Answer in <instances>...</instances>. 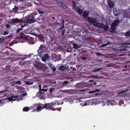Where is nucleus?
I'll return each mask as SVG.
<instances>
[{"mask_svg":"<svg viewBox=\"0 0 130 130\" xmlns=\"http://www.w3.org/2000/svg\"><path fill=\"white\" fill-rule=\"evenodd\" d=\"M55 104L60 105V104L57 101L53 102L50 103L45 104H44L41 103L39 104L36 105L37 109H33L32 111H35L36 110L37 112L41 111L42 109L45 108L46 109H50L51 107L54 105Z\"/></svg>","mask_w":130,"mask_h":130,"instance_id":"f257e3e1","label":"nucleus"},{"mask_svg":"<svg viewBox=\"0 0 130 130\" xmlns=\"http://www.w3.org/2000/svg\"><path fill=\"white\" fill-rule=\"evenodd\" d=\"M19 39H26L29 44H33L34 43V38L32 37L26 38L25 35L22 33H20V35L19 37Z\"/></svg>","mask_w":130,"mask_h":130,"instance_id":"f03ea898","label":"nucleus"},{"mask_svg":"<svg viewBox=\"0 0 130 130\" xmlns=\"http://www.w3.org/2000/svg\"><path fill=\"white\" fill-rule=\"evenodd\" d=\"M32 18L35 19V20H43V15L42 14H41L40 15H39L37 13L35 12L32 13L31 14Z\"/></svg>","mask_w":130,"mask_h":130,"instance_id":"7ed1b4c3","label":"nucleus"},{"mask_svg":"<svg viewBox=\"0 0 130 130\" xmlns=\"http://www.w3.org/2000/svg\"><path fill=\"white\" fill-rule=\"evenodd\" d=\"M73 4L74 5L73 7L74 10L75 11L78 12L80 15H81L83 12V10L80 9L79 7L77 6L74 2Z\"/></svg>","mask_w":130,"mask_h":130,"instance_id":"20e7f679","label":"nucleus"},{"mask_svg":"<svg viewBox=\"0 0 130 130\" xmlns=\"http://www.w3.org/2000/svg\"><path fill=\"white\" fill-rule=\"evenodd\" d=\"M23 21L20 19H18L17 18H16L15 19H12L10 22H9V24L11 23H14L20 22L22 23Z\"/></svg>","mask_w":130,"mask_h":130,"instance_id":"39448f33","label":"nucleus"},{"mask_svg":"<svg viewBox=\"0 0 130 130\" xmlns=\"http://www.w3.org/2000/svg\"><path fill=\"white\" fill-rule=\"evenodd\" d=\"M87 19L89 22L91 24H93L97 22V20L95 18H92L87 17Z\"/></svg>","mask_w":130,"mask_h":130,"instance_id":"423d86ee","label":"nucleus"},{"mask_svg":"<svg viewBox=\"0 0 130 130\" xmlns=\"http://www.w3.org/2000/svg\"><path fill=\"white\" fill-rule=\"evenodd\" d=\"M122 45H123V47L122 48L120 49L119 50L120 51H125L126 50V49L127 47H128V46L127 45H130V43H124L122 44Z\"/></svg>","mask_w":130,"mask_h":130,"instance_id":"0eeeda50","label":"nucleus"},{"mask_svg":"<svg viewBox=\"0 0 130 130\" xmlns=\"http://www.w3.org/2000/svg\"><path fill=\"white\" fill-rule=\"evenodd\" d=\"M59 5L64 9H67V6L65 4L62 3L61 1H59L58 2Z\"/></svg>","mask_w":130,"mask_h":130,"instance_id":"6e6552de","label":"nucleus"},{"mask_svg":"<svg viewBox=\"0 0 130 130\" xmlns=\"http://www.w3.org/2000/svg\"><path fill=\"white\" fill-rule=\"evenodd\" d=\"M89 14V11H85L83 14L82 16L84 19H86L88 17Z\"/></svg>","mask_w":130,"mask_h":130,"instance_id":"1a4fd4ad","label":"nucleus"},{"mask_svg":"<svg viewBox=\"0 0 130 130\" xmlns=\"http://www.w3.org/2000/svg\"><path fill=\"white\" fill-rule=\"evenodd\" d=\"M25 19L24 20V22L26 23H32L36 21L35 19Z\"/></svg>","mask_w":130,"mask_h":130,"instance_id":"9d476101","label":"nucleus"},{"mask_svg":"<svg viewBox=\"0 0 130 130\" xmlns=\"http://www.w3.org/2000/svg\"><path fill=\"white\" fill-rule=\"evenodd\" d=\"M107 2L108 5L110 8H113L114 4L113 2L110 0H108Z\"/></svg>","mask_w":130,"mask_h":130,"instance_id":"9b49d317","label":"nucleus"},{"mask_svg":"<svg viewBox=\"0 0 130 130\" xmlns=\"http://www.w3.org/2000/svg\"><path fill=\"white\" fill-rule=\"evenodd\" d=\"M18 96V95H12L11 97H9V102H10V101H15Z\"/></svg>","mask_w":130,"mask_h":130,"instance_id":"f8f14e48","label":"nucleus"},{"mask_svg":"<svg viewBox=\"0 0 130 130\" xmlns=\"http://www.w3.org/2000/svg\"><path fill=\"white\" fill-rule=\"evenodd\" d=\"M47 90V89H40L39 91L37 93V94L40 96L41 95V94L43 93L42 91L44 92L46 91Z\"/></svg>","mask_w":130,"mask_h":130,"instance_id":"ddd939ff","label":"nucleus"},{"mask_svg":"<svg viewBox=\"0 0 130 130\" xmlns=\"http://www.w3.org/2000/svg\"><path fill=\"white\" fill-rule=\"evenodd\" d=\"M113 13L114 15L116 16L119 15L120 14V12L119 10L116 9L113 10Z\"/></svg>","mask_w":130,"mask_h":130,"instance_id":"4468645a","label":"nucleus"},{"mask_svg":"<svg viewBox=\"0 0 130 130\" xmlns=\"http://www.w3.org/2000/svg\"><path fill=\"white\" fill-rule=\"evenodd\" d=\"M6 91L7 90H6L0 91V95L3 96H7L8 93H6Z\"/></svg>","mask_w":130,"mask_h":130,"instance_id":"2eb2a0df","label":"nucleus"},{"mask_svg":"<svg viewBox=\"0 0 130 130\" xmlns=\"http://www.w3.org/2000/svg\"><path fill=\"white\" fill-rule=\"evenodd\" d=\"M64 20H63L62 21V23L61 24H60V25H62L61 27L57 29V31H58V32L59 33H60L59 30H61L63 29L64 28Z\"/></svg>","mask_w":130,"mask_h":130,"instance_id":"dca6fc26","label":"nucleus"},{"mask_svg":"<svg viewBox=\"0 0 130 130\" xmlns=\"http://www.w3.org/2000/svg\"><path fill=\"white\" fill-rule=\"evenodd\" d=\"M116 26L111 24V27L110 28V31L111 32H113L115 29V27Z\"/></svg>","mask_w":130,"mask_h":130,"instance_id":"f3484780","label":"nucleus"},{"mask_svg":"<svg viewBox=\"0 0 130 130\" xmlns=\"http://www.w3.org/2000/svg\"><path fill=\"white\" fill-rule=\"evenodd\" d=\"M42 46H40L38 50H37V52L39 54H41L42 53H43V51H42Z\"/></svg>","mask_w":130,"mask_h":130,"instance_id":"a211bd4d","label":"nucleus"},{"mask_svg":"<svg viewBox=\"0 0 130 130\" xmlns=\"http://www.w3.org/2000/svg\"><path fill=\"white\" fill-rule=\"evenodd\" d=\"M89 77L96 79H99L100 78V76L98 75H93L89 76Z\"/></svg>","mask_w":130,"mask_h":130,"instance_id":"6ab92c4d","label":"nucleus"},{"mask_svg":"<svg viewBox=\"0 0 130 130\" xmlns=\"http://www.w3.org/2000/svg\"><path fill=\"white\" fill-rule=\"evenodd\" d=\"M119 21V20H116L115 21H114L112 23V24L116 26L118 25Z\"/></svg>","mask_w":130,"mask_h":130,"instance_id":"aec40b11","label":"nucleus"},{"mask_svg":"<svg viewBox=\"0 0 130 130\" xmlns=\"http://www.w3.org/2000/svg\"><path fill=\"white\" fill-rule=\"evenodd\" d=\"M59 69L61 71H63L66 69V67L63 66H61L59 67Z\"/></svg>","mask_w":130,"mask_h":130,"instance_id":"412c9836","label":"nucleus"},{"mask_svg":"<svg viewBox=\"0 0 130 130\" xmlns=\"http://www.w3.org/2000/svg\"><path fill=\"white\" fill-rule=\"evenodd\" d=\"M103 68H96L93 71V72H99L100 70L103 69Z\"/></svg>","mask_w":130,"mask_h":130,"instance_id":"4be33fe9","label":"nucleus"},{"mask_svg":"<svg viewBox=\"0 0 130 130\" xmlns=\"http://www.w3.org/2000/svg\"><path fill=\"white\" fill-rule=\"evenodd\" d=\"M105 26V24L103 23H99L98 27L100 28H103L104 26Z\"/></svg>","mask_w":130,"mask_h":130,"instance_id":"5701e85b","label":"nucleus"},{"mask_svg":"<svg viewBox=\"0 0 130 130\" xmlns=\"http://www.w3.org/2000/svg\"><path fill=\"white\" fill-rule=\"evenodd\" d=\"M65 31L66 29H65L62 30V31H60L59 30L60 33H59L60 34H61L62 36H64Z\"/></svg>","mask_w":130,"mask_h":130,"instance_id":"b1692460","label":"nucleus"},{"mask_svg":"<svg viewBox=\"0 0 130 130\" xmlns=\"http://www.w3.org/2000/svg\"><path fill=\"white\" fill-rule=\"evenodd\" d=\"M130 87H128L127 88H126V89L124 90L123 89H122L121 90L122 91L121 92V93H123L127 91H128L130 90Z\"/></svg>","mask_w":130,"mask_h":130,"instance_id":"393cba45","label":"nucleus"},{"mask_svg":"<svg viewBox=\"0 0 130 130\" xmlns=\"http://www.w3.org/2000/svg\"><path fill=\"white\" fill-rule=\"evenodd\" d=\"M125 35L126 37H130V31H128L126 32L125 34Z\"/></svg>","mask_w":130,"mask_h":130,"instance_id":"a878e982","label":"nucleus"},{"mask_svg":"<svg viewBox=\"0 0 130 130\" xmlns=\"http://www.w3.org/2000/svg\"><path fill=\"white\" fill-rule=\"evenodd\" d=\"M73 47L75 49H77L80 47L79 46H78L77 44L75 43H74L73 44Z\"/></svg>","mask_w":130,"mask_h":130,"instance_id":"bb28decb","label":"nucleus"},{"mask_svg":"<svg viewBox=\"0 0 130 130\" xmlns=\"http://www.w3.org/2000/svg\"><path fill=\"white\" fill-rule=\"evenodd\" d=\"M109 28L108 26L107 25H105V26H104V27L103 28L105 31H107Z\"/></svg>","mask_w":130,"mask_h":130,"instance_id":"cd10ccee","label":"nucleus"},{"mask_svg":"<svg viewBox=\"0 0 130 130\" xmlns=\"http://www.w3.org/2000/svg\"><path fill=\"white\" fill-rule=\"evenodd\" d=\"M29 110V108L27 107H24L23 108V111L24 112L28 111Z\"/></svg>","mask_w":130,"mask_h":130,"instance_id":"c85d7f7f","label":"nucleus"},{"mask_svg":"<svg viewBox=\"0 0 130 130\" xmlns=\"http://www.w3.org/2000/svg\"><path fill=\"white\" fill-rule=\"evenodd\" d=\"M9 56H16V54L14 53H11L9 52Z\"/></svg>","mask_w":130,"mask_h":130,"instance_id":"c756f323","label":"nucleus"},{"mask_svg":"<svg viewBox=\"0 0 130 130\" xmlns=\"http://www.w3.org/2000/svg\"><path fill=\"white\" fill-rule=\"evenodd\" d=\"M37 36L41 39H43L44 38L43 36L41 34L38 35Z\"/></svg>","mask_w":130,"mask_h":130,"instance_id":"7c9ffc66","label":"nucleus"},{"mask_svg":"<svg viewBox=\"0 0 130 130\" xmlns=\"http://www.w3.org/2000/svg\"><path fill=\"white\" fill-rule=\"evenodd\" d=\"M61 57V55H58L55 56V58L57 60H58Z\"/></svg>","mask_w":130,"mask_h":130,"instance_id":"2f4dec72","label":"nucleus"},{"mask_svg":"<svg viewBox=\"0 0 130 130\" xmlns=\"http://www.w3.org/2000/svg\"><path fill=\"white\" fill-rule=\"evenodd\" d=\"M110 44V42H108L107 43L104 44H102V45L101 47H103L104 46H107L108 44Z\"/></svg>","mask_w":130,"mask_h":130,"instance_id":"473e14b6","label":"nucleus"},{"mask_svg":"<svg viewBox=\"0 0 130 130\" xmlns=\"http://www.w3.org/2000/svg\"><path fill=\"white\" fill-rule=\"evenodd\" d=\"M54 37V36H53V37L52 36L51 37V36H50V42H52L53 41Z\"/></svg>","mask_w":130,"mask_h":130,"instance_id":"72a5a7b5","label":"nucleus"},{"mask_svg":"<svg viewBox=\"0 0 130 130\" xmlns=\"http://www.w3.org/2000/svg\"><path fill=\"white\" fill-rule=\"evenodd\" d=\"M26 84H27L28 85H31L33 84V83L32 82H25Z\"/></svg>","mask_w":130,"mask_h":130,"instance_id":"f704fd0d","label":"nucleus"},{"mask_svg":"<svg viewBox=\"0 0 130 130\" xmlns=\"http://www.w3.org/2000/svg\"><path fill=\"white\" fill-rule=\"evenodd\" d=\"M16 84L15 82H13L11 83L10 84V85L12 86H14Z\"/></svg>","mask_w":130,"mask_h":130,"instance_id":"c9c22d12","label":"nucleus"},{"mask_svg":"<svg viewBox=\"0 0 130 130\" xmlns=\"http://www.w3.org/2000/svg\"><path fill=\"white\" fill-rule=\"evenodd\" d=\"M4 40V38L3 37L0 36V42H2Z\"/></svg>","mask_w":130,"mask_h":130,"instance_id":"e433bc0d","label":"nucleus"},{"mask_svg":"<svg viewBox=\"0 0 130 130\" xmlns=\"http://www.w3.org/2000/svg\"><path fill=\"white\" fill-rule=\"evenodd\" d=\"M99 24V23H96V22L93 23V24L94 26L98 27Z\"/></svg>","mask_w":130,"mask_h":130,"instance_id":"4c0bfd02","label":"nucleus"},{"mask_svg":"<svg viewBox=\"0 0 130 130\" xmlns=\"http://www.w3.org/2000/svg\"><path fill=\"white\" fill-rule=\"evenodd\" d=\"M37 10L38 11V12L39 13V14H41L44 13V12L43 11H41L40 10L38 9H37Z\"/></svg>","mask_w":130,"mask_h":130,"instance_id":"58836bf2","label":"nucleus"},{"mask_svg":"<svg viewBox=\"0 0 130 130\" xmlns=\"http://www.w3.org/2000/svg\"><path fill=\"white\" fill-rule=\"evenodd\" d=\"M18 8L17 6H15L14 8L13 9V10H15V11H17L18 10Z\"/></svg>","mask_w":130,"mask_h":130,"instance_id":"ea45409f","label":"nucleus"},{"mask_svg":"<svg viewBox=\"0 0 130 130\" xmlns=\"http://www.w3.org/2000/svg\"><path fill=\"white\" fill-rule=\"evenodd\" d=\"M70 68L73 71H75L76 70V68H74L72 67H70Z\"/></svg>","mask_w":130,"mask_h":130,"instance_id":"a19ab883","label":"nucleus"},{"mask_svg":"<svg viewBox=\"0 0 130 130\" xmlns=\"http://www.w3.org/2000/svg\"><path fill=\"white\" fill-rule=\"evenodd\" d=\"M22 30V28H18L17 30V31H16L17 33H18L20 31Z\"/></svg>","mask_w":130,"mask_h":130,"instance_id":"79ce46f5","label":"nucleus"},{"mask_svg":"<svg viewBox=\"0 0 130 130\" xmlns=\"http://www.w3.org/2000/svg\"><path fill=\"white\" fill-rule=\"evenodd\" d=\"M64 92L67 93H69L70 92V91L69 90H64Z\"/></svg>","mask_w":130,"mask_h":130,"instance_id":"37998d69","label":"nucleus"},{"mask_svg":"<svg viewBox=\"0 0 130 130\" xmlns=\"http://www.w3.org/2000/svg\"><path fill=\"white\" fill-rule=\"evenodd\" d=\"M31 54H29L28 55L25 56L26 58H27V57L29 58L31 57Z\"/></svg>","mask_w":130,"mask_h":130,"instance_id":"c03bdc74","label":"nucleus"},{"mask_svg":"<svg viewBox=\"0 0 130 130\" xmlns=\"http://www.w3.org/2000/svg\"><path fill=\"white\" fill-rule=\"evenodd\" d=\"M44 56L46 58H48L49 57L48 55L47 54H45Z\"/></svg>","mask_w":130,"mask_h":130,"instance_id":"a18cd8bd","label":"nucleus"},{"mask_svg":"<svg viewBox=\"0 0 130 130\" xmlns=\"http://www.w3.org/2000/svg\"><path fill=\"white\" fill-rule=\"evenodd\" d=\"M71 51V48H67V52H70Z\"/></svg>","mask_w":130,"mask_h":130,"instance_id":"49530a36","label":"nucleus"},{"mask_svg":"<svg viewBox=\"0 0 130 130\" xmlns=\"http://www.w3.org/2000/svg\"><path fill=\"white\" fill-rule=\"evenodd\" d=\"M14 44V43L13 42H12L10 43L9 46H12Z\"/></svg>","mask_w":130,"mask_h":130,"instance_id":"de8ad7c7","label":"nucleus"},{"mask_svg":"<svg viewBox=\"0 0 130 130\" xmlns=\"http://www.w3.org/2000/svg\"><path fill=\"white\" fill-rule=\"evenodd\" d=\"M94 92H95V90L90 91H89V93H90V94L93 93Z\"/></svg>","mask_w":130,"mask_h":130,"instance_id":"09e8293b","label":"nucleus"},{"mask_svg":"<svg viewBox=\"0 0 130 130\" xmlns=\"http://www.w3.org/2000/svg\"><path fill=\"white\" fill-rule=\"evenodd\" d=\"M16 84H19L20 85L21 83V82L20 81H18L16 82H15Z\"/></svg>","mask_w":130,"mask_h":130,"instance_id":"8fccbe9b","label":"nucleus"},{"mask_svg":"<svg viewBox=\"0 0 130 130\" xmlns=\"http://www.w3.org/2000/svg\"><path fill=\"white\" fill-rule=\"evenodd\" d=\"M100 91V90L98 89H96L95 90V92H99Z\"/></svg>","mask_w":130,"mask_h":130,"instance_id":"3c124183","label":"nucleus"},{"mask_svg":"<svg viewBox=\"0 0 130 130\" xmlns=\"http://www.w3.org/2000/svg\"><path fill=\"white\" fill-rule=\"evenodd\" d=\"M27 94L26 93H24L22 94V95L24 96H25L27 95Z\"/></svg>","mask_w":130,"mask_h":130,"instance_id":"603ef678","label":"nucleus"},{"mask_svg":"<svg viewBox=\"0 0 130 130\" xmlns=\"http://www.w3.org/2000/svg\"><path fill=\"white\" fill-rule=\"evenodd\" d=\"M86 59V58L85 57H83L82 58V59L83 60H85Z\"/></svg>","mask_w":130,"mask_h":130,"instance_id":"864d4df0","label":"nucleus"},{"mask_svg":"<svg viewBox=\"0 0 130 130\" xmlns=\"http://www.w3.org/2000/svg\"><path fill=\"white\" fill-rule=\"evenodd\" d=\"M90 37H86V39L87 40H89L90 38Z\"/></svg>","mask_w":130,"mask_h":130,"instance_id":"5fc2aeb1","label":"nucleus"},{"mask_svg":"<svg viewBox=\"0 0 130 130\" xmlns=\"http://www.w3.org/2000/svg\"><path fill=\"white\" fill-rule=\"evenodd\" d=\"M100 94L99 93H95L94 94H95L94 96H96L97 95H99Z\"/></svg>","mask_w":130,"mask_h":130,"instance_id":"6e6d98bb","label":"nucleus"},{"mask_svg":"<svg viewBox=\"0 0 130 130\" xmlns=\"http://www.w3.org/2000/svg\"><path fill=\"white\" fill-rule=\"evenodd\" d=\"M8 99V98H5L4 99H3V100H4V101H7V99Z\"/></svg>","mask_w":130,"mask_h":130,"instance_id":"4d7b16f0","label":"nucleus"},{"mask_svg":"<svg viewBox=\"0 0 130 130\" xmlns=\"http://www.w3.org/2000/svg\"><path fill=\"white\" fill-rule=\"evenodd\" d=\"M7 34L8 32L7 31H5L4 33L3 34L4 35H7Z\"/></svg>","mask_w":130,"mask_h":130,"instance_id":"13d9d810","label":"nucleus"},{"mask_svg":"<svg viewBox=\"0 0 130 130\" xmlns=\"http://www.w3.org/2000/svg\"><path fill=\"white\" fill-rule=\"evenodd\" d=\"M42 60L43 61H46V59H45V58H42Z\"/></svg>","mask_w":130,"mask_h":130,"instance_id":"bf43d9fd","label":"nucleus"},{"mask_svg":"<svg viewBox=\"0 0 130 130\" xmlns=\"http://www.w3.org/2000/svg\"><path fill=\"white\" fill-rule=\"evenodd\" d=\"M127 65H125L124 66V67L125 68H126L127 67Z\"/></svg>","mask_w":130,"mask_h":130,"instance_id":"052dcab7","label":"nucleus"},{"mask_svg":"<svg viewBox=\"0 0 130 130\" xmlns=\"http://www.w3.org/2000/svg\"><path fill=\"white\" fill-rule=\"evenodd\" d=\"M19 64H22V62H21V61L19 62Z\"/></svg>","mask_w":130,"mask_h":130,"instance_id":"680f3d73","label":"nucleus"},{"mask_svg":"<svg viewBox=\"0 0 130 130\" xmlns=\"http://www.w3.org/2000/svg\"><path fill=\"white\" fill-rule=\"evenodd\" d=\"M38 86L39 87V89H41V85H38Z\"/></svg>","mask_w":130,"mask_h":130,"instance_id":"e2e57ef3","label":"nucleus"},{"mask_svg":"<svg viewBox=\"0 0 130 130\" xmlns=\"http://www.w3.org/2000/svg\"><path fill=\"white\" fill-rule=\"evenodd\" d=\"M87 105V103H85L84 104V106H86Z\"/></svg>","mask_w":130,"mask_h":130,"instance_id":"0e129e2a","label":"nucleus"},{"mask_svg":"<svg viewBox=\"0 0 130 130\" xmlns=\"http://www.w3.org/2000/svg\"><path fill=\"white\" fill-rule=\"evenodd\" d=\"M94 85H96L97 84V83L96 82H94Z\"/></svg>","mask_w":130,"mask_h":130,"instance_id":"69168bd1","label":"nucleus"},{"mask_svg":"<svg viewBox=\"0 0 130 130\" xmlns=\"http://www.w3.org/2000/svg\"><path fill=\"white\" fill-rule=\"evenodd\" d=\"M8 48H9V49H10L11 50H12V51H13L14 52V50H13V49H11L10 48V47H9Z\"/></svg>","mask_w":130,"mask_h":130,"instance_id":"338daca9","label":"nucleus"},{"mask_svg":"<svg viewBox=\"0 0 130 130\" xmlns=\"http://www.w3.org/2000/svg\"><path fill=\"white\" fill-rule=\"evenodd\" d=\"M64 82L65 83H68V82L67 81H65Z\"/></svg>","mask_w":130,"mask_h":130,"instance_id":"774afa93","label":"nucleus"}]
</instances>
